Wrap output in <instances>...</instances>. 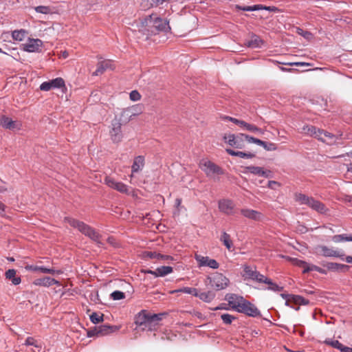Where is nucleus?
Masks as SVG:
<instances>
[{
    "instance_id": "nucleus-1",
    "label": "nucleus",
    "mask_w": 352,
    "mask_h": 352,
    "mask_svg": "<svg viewBox=\"0 0 352 352\" xmlns=\"http://www.w3.org/2000/svg\"><path fill=\"white\" fill-rule=\"evenodd\" d=\"M64 221L67 223L72 228L78 229L79 232L91 240L96 242L99 241L100 235L96 231L94 228L86 224L83 221H79L70 217H65L64 218Z\"/></svg>"
},
{
    "instance_id": "nucleus-2",
    "label": "nucleus",
    "mask_w": 352,
    "mask_h": 352,
    "mask_svg": "<svg viewBox=\"0 0 352 352\" xmlns=\"http://www.w3.org/2000/svg\"><path fill=\"white\" fill-rule=\"evenodd\" d=\"M144 26L151 28V31L155 34V32L165 31L169 28L168 22L166 20L158 17L157 14H152L146 16L142 21Z\"/></svg>"
},
{
    "instance_id": "nucleus-3",
    "label": "nucleus",
    "mask_w": 352,
    "mask_h": 352,
    "mask_svg": "<svg viewBox=\"0 0 352 352\" xmlns=\"http://www.w3.org/2000/svg\"><path fill=\"white\" fill-rule=\"evenodd\" d=\"M240 304L233 307V310L252 318L261 316L260 310L254 304L246 300L243 296L240 297Z\"/></svg>"
},
{
    "instance_id": "nucleus-4",
    "label": "nucleus",
    "mask_w": 352,
    "mask_h": 352,
    "mask_svg": "<svg viewBox=\"0 0 352 352\" xmlns=\"http://www.w3.org/2000/svg\"><path fill=\"white\" fill-rule=\"evenodd\" d=\"M250 138L245 133H225L223 139L231 147L242 149L245 148L246 142H249Z\"/></svg>"
},
{
    "instance_id": "nucleus-5",
    "label": "nucleus",
    "mask_w": 352,
    "mask_h": 352,
    "mask_svg": "<svg viewBox=\"0 0 352 352\" xmlns=\"http://www.w3.org/2000/svg\"><path fill=\"white\" fill-rule=\"evenodd\" d=\"M199 167L206 175L210 178L225 174V170L221 166L207 159H203L200 162Z\"/></svg>"
},
{
    "instance_id": "nucleus-6",
    "label": "nucleus",
    "mask_w": 352,
    "mask_h": 352,
    "mask_svg": "<svg viewBox=\"0 0 352 352\" xmlns=\"http://www.w3.org/2000/svg\"><path fill=\"white\" fill-rule=\"evenodd\" d=\"M208 279L210 286L216 291H220L226 289L230 284V280L221 273L216 272L212 276H208Z\"/></svg>"
},
{
    "instance_id": "nucleus-7",
    "label": "nucleus",
    "mask_w": 352,
    "mask_h": 352,
    "mask_svg": "<svg viewBox=\"0 0 352 352\" xmlns=\"http://www.w3.org/2000/svg\"><path fill=\"white\" fill-rule=\"evenodd\" d=\"M243 272L245 273L244 279H250L258 283H264L267 276L260 273L254 267V269L250 265L243 266Z\"/></svg>"
},
{
    "instance_id": "nucleus-8",
    "label": "nucleus",
    "mask_w": 352,
    "mask_h": 352,
    "mask_svg": "<svg viewBox=\"0 0 352 352\" xmlns=\"http://www.w3.org/2000/svg\"><path fill=\"white\" fill-rule=\"evenodd\" d=\"M316 250L318 254L324 257H336L344 260V256H345L342 250H334L324 245H318Z\"/></svg>"
},
{
    "instance_id": "nucleus-9",
    "label": "nucleus",
    "mask_w": 352,
    "mask_h": 352,
    "mask_svg": "<svg viewBox=\"0 0 352 352\" xmlns=\"http://www.w3.org/2000/svg\"><path fill=\"white\" fill-rule=\"evenodd\" d=\"M140 113L141 108L137 105L136 107H132L131 108L124 109L118 118L120 120V122L124 125H125L132 119L133 117L138 116Z\"/></svg>"
},
{
    "instance_id": "nucleus-10",
    "label": "nucleus",
    "mask_w": 352,
    "mask_h": 352,
    "mask_svg": "<svg viewBox=\"0 0 352 352\" xmlns=\"http://www.w3.org/2000/svg\"><path fill=\"white\" fill-rule=\"evenodd\" d=\"M244 174L251 173L254 175L270 178L272 177V171L270 170H264L262 167L255 166H248L244 168L243 170Z\"/></svg>"
},
{
    "instance_id": "nucleus-11",
    "label": "nucleus",
    "mask_w": 352,
    "mask_h": 352,
    "mask_svg": "<svg viewBox=\"0 0 352 352\" xmlns=\"http://www.w3.org/2000/svg\"><path fill=\"white\" fill-rule=\"evenodd\" d=\"M328 145H333L336 142L338 137L335 133H306Z\"/></svg>"
},
{
    "instance_id": "nucleus-12",
    "label": "nucleus",
    "mask_w": 352,
    "mask_h": 352,
    "mask_svg": "<svg viewBox=\"0 0 352 352\" xmlns=\"http://www.w3.org/2000/svg\"><path fill=\"white\" fill-rule=\"evenodd\" d=\"M105 182L109 187L116 190L120 192L127 195L129 194V186L121 182H117L113 179L107 177Z\"/></svg>"
},
{
    "instance_id": "nucleus-13",
    "label": "nucleus",
    "mask_w": 352,
    "mask_h": 352,
    "mask_svg": "<svg viewBox=\"0 0 352 352\" xmlns=\"http://www.w3.org/2000/svg\"><path fill=\"white\" fill-rule=\"evenodd\" d=\"M195 259L200 267L206 266L213 270L218 269L219 267V263L215 259L210 258L208 256L196 255Z\"/></svg>"
},
{
    "instance_id": "nucleus-14",
    "label": "nucleus",
    "mask_w": 352,
    "mask_h": 352,
    "mask_svg": "<svg viewBox=\"0 0 352 352\" xmlns=\"http://www.w3.org/2000/svg\"><path fill=\"white\" fill-rule=\"evenodd\" d=\"M218 207L221 212L230 215L233 214L234 204L231 199H223L219 201Z\"/></svg>"
},
{
    "instance_id": "nucleus-15",
    "label": "nucleus",
    "mask_w": 352,
    "mask_h": 352,
    "mask_svg": "<svg viewBox=\"0 0 352 352\" xmlns=\"http://www.w3.org/2000/svg\"><path fill=\"white\" fill-rule=\"evenodd\" d=\"M0 125L9 130L20 129L21 124L20 122L14 121L10 118L6 116H0Z\"/></svg>"
},
{
    "instance_id": "nucleus-16",
    "label": "nucleus",
    "mask_w": 352,
    "mask_h": 352,
    "mask_svg": "<svg viewBox=\"0 0 352 352\" xmlns=\"http://www.w3.org/2000/svg\"><path fill=\"white\" fill-rule=\"evenodd\" d=\"M43 45L41 40L38 38H29L28 41L23 44V50L29 52H36L41 50Z\"/></svg>"
},
{
    "instance_id": "nucleus-17",
    "label": "nucleus",
    "mask_w": 352,
    "mask_h": 352,
    "mask_svg": "<svg viewBox=\"0 0 352 352\" xmlns=\"http://www.w3.org/2000/svg\"><path fill=\"white\" fill-rule=\"evenodd\" d=\"M149 313L146 310L142 309L135 316V324L138 327H143L144 329L146 328L148 323V318Z\"/></svg>"
},
{
    "instance_id": "nucleus-18",
    "label": "nucleus",
    "mask_w": 352,
    "mask_h": 352,
    "mask_svg": "<svg viewBox=\"0 0 352 352\" xmlns=\"http://www.w3.org/2000/svg\"><path fill=\"white\" fill-rule=\"evenodd\" d=\"M33 284L36 286H42L49 287L54 285H60V282L55 278L50 276H45L43 278H36L33 281Z\"/></svg>"
},
{
    "instance_id": "nucleus-19",
    "label": "nucleus",
    "mask_w": 352,
    "mask_h": 352,
    "mask_svg": "<svg viewBox=\"0 0 352 352\" xmlns=\"http://www.w3.org/2000/svg\"><path fill=\"white\" fill-rule=\"evenodd\" d=\"M166 313H160L151 314L149 313L148 318V323L146 329L153 330L158 324L159 322L163 318V316L166 315Z\"/></svg>"
},
{
    "instance_id": "nucleus-20",
    "label": "nucleus",
    "mask_w": 352,
    "mask_h": 352,
    "mask_svg": "<svg viewBox=\"0 0 352 352\" xmlns=\"http://www.w3.org/2000/svg\"><path fill=\"white\" fill-rule=\"evenodd\" d=\"M241 214L243 217L254 221H260L263 217L261 212L249 208H242L241 210Z\"/></svg>"
},
{
    "instance_id": "nucleus-21",
    "label": "nucleus",
    "mask_w": 352,
    "mask_h": 352,
    "mask_svg": "<svg viewBox=\"0 0 352 352\" xmlns=\"http://www.w3.org/2000/svg\"><path fill=\"white\" fill-rule=\"evenodd\" d=\"M145 165V157L143 155L136 156L131 166L132 174L140 172Z\"/></svg>"
},
{
    "instance_id": "nucleus-22",
    "label": "nucleus",
    "mask_w": 352,
    "mask_h": 352,
    "mask_svg": "<svg viewBox=\"0 0 352 352\" xmlns=\"http://www.w3.org/2000/svg\"><path fill=\"white\" fill-rule=\"evenodd\" d=\"M226 151L231 156L239 157L243 159H252L256 156L254 153L234 151L232 148H226Z\"/></svg>"
},
{
    "instance_id": "nucleus-23",
    "label": "nucleus",
    "mask_w": 352,
    "mask_h": 352,
    "mask_svg": "<svg viewBox=\"0 0 352 352\" xmlns=\"http://www.w3.org/2000/svg\"><path fill=\"white\" fill-rule=\"evenodd\" d=\"M250 142H254L257 145L263 146L266 151H275L276 149V144L272 142H267L263 141L261 140H259L256 138L250 137L249 140Z\"/></svg>"
},
{
    "instance_id": "nucleus-24",
    "label": "nucleus",
    "mask_w": 352,
    "mask_h": 352,
    "mask_svg": "<svg viewBox=\"0 0 352 352\" xmlns=\"http://www.w3.org/2000/svg\"><path fill=\"white\" fill-rule=\"evenodd\" d=\"M111 67V61L109 60H102L98 63L97 69L93 73L94 76L102 74L107 69Z\"/></svg>"
},
{
    "instance_id": "nucleus-25",
    "label": "nucleus",
    "mask_w": 352,
    "mask_h": 352,
    "mask_svg": "<svg viewBox=\"0 0 352 352\" xmlns=\"http://www.w3.org/2000/svg\"><path fill=\"white\" fill-rule=\"evenodd\" d=\"M97 327L98 329L99 336H105L109 333L115 332L119 329L118 326L110 324H102Z\"/></svg>"
},
{
    "instance_id": "nucleus-26",
    "label": "nucleus",
    "mask_w": 352,
    "mask_h": 352,
    "mask_svg": "<svg viewBox=\"0 0 352 352\" xmlns=\"http://www.w3.org/2000/svg\"><path fill=\"white\" fill-rule=\"evenodd\" d=\"M195 296L198 297L205 302H210L215 298V294L212 291L201 292L197 289V294H195Z\"/></svg>"
},
{
    "instance_id": "nucleus-27",
    "label": "nucleus",
    "mask_w": 352,
    "mask_h": 352,
    "mask_svg": "<svg viewBox=\"0 0 352 352\" xmlns=\"http://www.w3.org/2000/svg\"><path fill=\"white\" fill-rule=\"evenodd\" d=\"M328 270L337 272H346L349 270L350 266L345 264L331 263L329 265Z\"/></svg>"
},
{
    "instance_id": "nucleus-28",
    "label": "nucleus",
    "mask_w": 352,
    "mask_h": 352,
    "mask_svg": "<svg viewBox=\"0 0 352 352\" xmlns=\"http://www.w3.org/2000/svg\"><path fill=\"white\" fill-rule=\"evenodd\" d=\"M264 41L260 38L259 36L252 34L251 39L248 41L245 45L250 48H256L261 47L263 44Z\"/></svg>"
},
{
    "instance_id": "nucleus-29",
    "label": "nucleus",
    "mask_w": 352,
    "mask_h": 352,
    "mask_svg": "<svg viewBox=\"0 0 352 352\" xmlns=\"http://www.w3.org/2000/svg\"><path fill=\"white\" fill-rule=\"evenodd\" d=\"M6 278L12 281L14 285H18L21 282L20 276H16V270L14 269H9L5 273Z\"/></svg>"
},
{
    "instance_id": "nucleus-30",
    "label": "nucleus",
    "mask_w": 352,
    "mask_h": 352,
    "mask_svg": "<svg viewBox=\"0 0 352 352\" xmlns=\"http://www.w3.org/2000/svg\"><path fill=\"white\" fill-rule=\"evenodd\" d=\"M234 294H227L225 296V300L228 302V305L233 309V307L241 303L240 297Z\"/></svg>"
},
{
    "instance_id": "nucleus-31",
    "label": "nucleus",
    "mask_w": 352,
    "mask_h": 352,
    "mask_svg": "<svg viewBox=\"0 0 352 352\" xmlns=\"http://www.w3.org/2000/svg\"><path fill=\"white\" fill-rule=\"evenodd\" d=\"M239 127L244 131H253V132H261V130L258 129L256 126L254 124H249L243 120L239 121L238 123Z\"/></svg>"
},
{
    "instance_id": "nucleus-32",
    "label": "nucleus",
    "mask_w": 352,
    "mask_h": 352,
    "mask_svg": "<svg viewBox=\"0 0 352 352\" xmlns=\"http://www.w3.org/2000/svg\"><path fill=\"white\" fill-rule=\"evenodd\" d=\"M324 343L327 345L332 346L334 349L339 350L340 352H344V349H346V346L343 345L337 340H332L327 338L324 340Z\"/></svg>"
},
{
    "instance_id": "nucleus-33",
    "label": "nucleus",
    "mask_w": 352,
    "mask_h": 352,
    "mask_svg": "<svg viewBox=\"0 0 352 352\" xmlns=\"http://www.w3.org/2000/svg\"><path fill=\"white\" fill-rule=\"evenodd\" d=\"M265 284L267 285L268 287L264 289L273 291V292H280L283 290V287L278 285L276 283L273 282L272 280L268 277L266 278V280L264 282Z\"/></svg>"
},
{
    "instance_id": "nucleus-34",
    "label": "nucleus",
    "mask_w": 352,
    "mask_h": 352,
    "mask_svg": "<svg viewBox=\"0 0 352 352\" xmlns=\"http://www.w3.org/2000/svg\"><path fill=\"white\" fill-rule=\"evenodd\" d=\"M170 294L184 293L195 296L197 294V289L195 287H184L177 289L172 290Z\"/></svg>"
},
{
    "instance_id": "nucleus-35",
    "label": "nucleus",
    "mask_w": 352,
    "mask_h": 352,
    "mask_svg": "<svg viewBox=\"0 0 352 352\" xmlns=\"http://www.w3.org/2000/svg\"><path fill=\"white\" fill-rule=\"evenodd\" d=\"M312 210L318 212L320 214H326L329 210L326 207V206L321 201L316 200V203L314 205V208Z\"/></svg>"
},
{
    "instance_id": "nucleus-36",
    "label": "nucleus",
    "mask_w": 352,
    "mask_h": 352,
    "mask_svg": "<svg viewBox=\"0 0 352 352\" xmlns=\"http://www.w3.org/2000/svg\"><path fill=\"white\" fill-rule=\"evenodd\" d=\"M332 241L335 243H340L342 241H352V234L347 235L346 234L334 235Z\"/></svg>"
},
{
    "instance_id": "nucleus-37",
    "label": "nucleus",
    "mask_w": 352,
    "mask_h": 352,
    "mask_svg": "<svg viewBox=\"0 0 352 352\" xmlns=\"http://www.w3.org/2000/svg\"><path fill=\"white\" fill-rule=\"evenodd\" d=\"M221 241L223 242V245L226 247L228 250H230L232 247V242L230 239V236L226 232L223 231L222 232L221 236L220 238Z\"/></svg>"
},
{
    "instance_id": "nucleus-38",
    "label": "nucleus",
    "mask_w": 352,
    "mask_h": 352,
    "mask_svg": "<svg viewBox=\"0 0 352 352\" xmlns=\"http://www.w3.org/2000/svg\"><path fill=\"white\" fill-rule=\"evenodd\" d=\"M292 302L295 305H307L309 304V300L302 296L295 294L292 297Z\"/></svg>"
},
{
    "instance_id": "nucleus-39",
    "label": "nucleus",
    "mask_w": 352,
    "mask_h": 352,
    "mask_svg": "<svg viewBox=\"0 0 352 352\" xmlns=\"http://www.w3.org/2000/svg\"><path fill=\"white\" fill-rule=\"evenodd\" d=\"M173 272V268L171 266H160L157 267V273L160 277H164Z\"/></svg>"
},
{
    "instance_id": "nucleus-40",
    "label": "nucleus",
    "mask_w": 352,
    "mask_h": 352,
    "mask_svg": "<svg viewBox=\"0 0 352 352\" xmlns=\"http://www.w3.org/2000/svg\"><path fill=\"white\" fill-rule=\"evenodd\" d=\"M27 34V31L21 29L20 30L13 31L12 33V36L14 40L21 41L24 39Z\"/></svg>"
},
{
    "instance_id": "nucleus-41",
    "label": "nucleus",
    "mask_w": 352,
    "mask_h": 352,
    "mask_svg": "<svg viewBox=\"0 0 352 352\" xmlns=\"http://www.w3.org/2000/svg\"><path fill=\"white\" fill-rule=\"evenodd\" d=\"M309 197H310L301 192L295 194V201L298 202L300 205H306Z\"/></svg>"
},
{
    "instance_id": "nucleus-42",
    "label": "nucleus",
    "mask_w": 352,
    "mask_h": 352,
    "mask_svg": "<svg viewBox=\"0 0 352 352\" xmlns=\"http://www.w3.org/2000/svg\"><path fill=\"white\" fill-rule=\"evenodd\" d=\"M40 272L43 274H61L63 273L61 270H55L54 268H48L45 266H41Z\"/></svg>"
},
{
    "instance_id": "nucleus-43",
    "label": "nucleus",
    "mask_w": 352,
    "mask_h": 352,
    "mask_svg": "<svg viewBox=\"0 0 352 352\" xmlns=\"http://www.w3.org/2000/svg\"><path fill=\"white\" fill-rule=\"evenodd\" d=\"M52 85V88H61L65 87V81L62 78H56L50 80Z\"/></svg>"
},
{
    "instance_id": "nucleus-44",
    "label": "nucleus",
    "mask_w": 352,
    "mask_h": 352,
    "mask_svg": "<svg viewBox=\"0 0 352 352\" xmlns=\"http://www.w3.org/2000/svg\"><path fill=\"white\" fill-rule=\"evenodd\" d=\"M221 318L225 324H231L233 320L236 319V317L230 314L225 313L221 315Z\"/></svg>"
},
{
    "instance_id": "nucleus-45",
    "label": "nucleus",
    "mask_w": 352,
    "mask_h": 352,
    "mask_svg": "<svg viewBox=\"0 0 352 352\" xmlns=\"http://www.w3.org/2000/svg\"><path fill=\"white\" fill-rule=\"evenodd\" d=\"M110 298L113 300H120L125 298V294L120 290H115L110 294Z\"/></svg>"
},
{
    "instance_id": "nucleus-46",
    "label": "nucleus",
    "mask_w": 352,
    "mask_h": 352,
    "mask_svg": "<svg viewBox=\"0 0 352 352\" xmlns=\"http://www.w3.org/2000/svg\"><path fill=\"white\" fill-rule=\"evenodd\" d=\"M104 315H98L96 312H93L89 316V319L93 324H98L100 322L103 321Z\"/></svg>"
},
{
    "instance_id": "nucleus-47",
    "label": "nucleus",
    "mask_w": 352,
    "mask_h": 352,
    "mask_svg": "<svg viewBox=\"0 0 352 352\" xmlns=\"http://www.w3.org/2000/svg\"><path fill=\"white\" fill-rule=\"evenodd\" d=\"M122 125L124 124L120 122V120H119L118 117H115V118L111 121L112 129L114 132L120 131Z\"/></svg>"
},
{
    "instance_id": "nucleus-48",
    "label": "nucleus",
    "mask_w": 352,
    "mask_h": 352,
    "mask_svg": "<svg viewBox=\"0 0 352 352\" xmlns=\"http://www.w3.org/2000/svg\"><path fill=\"white\" fill-rule=\"evenodd\" d=\"M24 344L26 346H34L36 348L41 347V345L32 337H28L25 340Z\"/></svg>"
},
{
    "instance_id": "nucleus-49",
    "label": "nucleus",
    "mask_w": 352,
    "mask_h": 352,
    "mask_svg": "<svg viewBox=\"0 0 352 352\" xmlns=\"http://www.w3.org/2000/svg\"><path fill=\"white\" fill-rule=\"evenodd\" d=\"M236 9L243 10V11H254V10H258L261 8H259V5H254L253 6H236Z\"/></svg>"
},
{
    "instance_id": "nucleus-50",
    "label": "nucleus",
    "mask_w": 352,
    "mask_h": 352,
    "mask_svg": "<svg viewBox=\"0 0 352 352\" xmlns=\"http://www.w3.org/2000/svg\"><path fill=\"white\" fill-rule=\"evenodd\" d=\"M309 267H310V270L311 272L312 271H316V272H318V273L321 274H324V275H327V270H325V269H323L320 267H318L316 265H314V264H309Z\"/></svg>"
},
{
    "instance_id": "nucleus-51",
    "label": "nucleus",
    "mask_w": 352,
    "mask_h": 352,
    "mask_svg": "<svg viewBox=\"0 0 352 352\" xmlns=\"http://www.w3.org/2000/svg\"><path fill=\"white\" fill-rule=\"evenodd\" d=\"M35 10L41 14H49L51 12V8L49 6H38L35 8Z\"/></svg>"
},
{
    "instance_id": "nucleus-52",
    "label": "nucleus",
    "mask_w": 352,
    "mask_h": 352,
    "mask_svg": "<svg viewBox=\"0 0 352 352\" xmlns=\"http://www.w3.org/2000/svg\"><path fill=\"white\" fill-rule=\"evenodd\" d=\"M145 256L150 258L160 259V258H162V254L156 252H146Z\"/></svg>"
},
{
    "instance_id": "nucleus-53",
    "label": "nucleus",
    "mask_w": 352,
    "mask_h": 352,
    "mask_svg": "<svg viewBox=\"0 0 352 352\" xmlns=\"http://www.w3.org/2000/svg\"><path fill=\"white\" fill-rule=\"evenodd\" d=\"M307 129V132H318V133H320V132H327L324 129H319V128H316V126H312V125H307L306 126H304L303 127V129L305 130Z\"/></svg>"
},
{
    "instance_id": "nucleus-54",
    "label": "nucleus",
    "mask_w": 352,
    "mask_h": 352,
    "mask_svg": "<svg viewBox=\"0 0 352 352\" xmlns=\"http://www.w3.org/2000/svg\"><path fill=\"white\" fill-rule=\"evenodd\" d=\"M141 95L137 90H133L130 93V99L133 101L140 100Z\"/></svg>"
},
{
    "instance_id": "nucleus-55",
    "label": "nucleus",
    "mask_w": 352,
    "mask_h": 352,
    "mask_svg": "<svg viewBox=\"0 0 352 352\" xmlns=\"http://www.w3.org/2000/svg\"><path fill=\"white\" fill-rule=\"evenodd\" d=\"M111 139L114 143H118L122 139V133H113L111 134Z\"/></svg>"
},
{
    "instance_id": "nucleus-56",
    "label": "nucleus",
    "mask_w": 352,
    "mask_h": 352,
    "mask_svg": "<svg viewBox=\"0 0 352 352\" xmlns=\"http://www.w3.org/2000/svg\"><path fill=\"white\" fill-rule=\"evenodd\" d=\"M52 89V85H51V82L50 81H46V82H43L41 85H40V89L42 90V91H49Z\"/></svg>"
},
{
    "instance_id": "nucleus-57",
    "label": "nucleus",
    "mask_w": 352,
    "mask_h": 352,
    "mask_svg": "<svg viewBox=\"0 0 352 352\" xmlns=\"http://www.w3.org/2000/svg\"><path fill=\"white\" fill-rule=\"evenodd\" d=\"M87 334L88 338H91L94 336H99L98 327H94V329L88 330Z\"/></svg>"
},
{
    "instance_id": "nucleus-58",
    "label": "nucleus",
    "mask_w": 352,
    "mask_h": 352,
    "mask_svg": "<svg viewBox=\"0 0 352 352\" xmlns=\"http://www.w3.org/2000/svg\"><path fill=\"white\" fill-rule=\"evenodd\" d=\"M298 33L299 34L302 35L303 37H305L307 39H309V38L312 37V36H313L310 32L304 31L300 28L298 29Z\"/></svg>"
},
{
    "instance_id": "nucleus-59",
    "label": "nucleus",
    "mask_w": 352,
    "mask_h": 352,
    "mask_svg": "<svg viewBox=\"0 0 352 352\" xmlns=\"http://www.w3.org/2000/svg\"><path fill=\"white\" fill-rule=\"evenodd\" d=\"M259 8H261L260 10H266L272 12H277L279 10L278 8L275 6H266L259 4Z\"/></svg>"
},
{
    "instance_id": "nucleus-60",
    "label": "nucleus",
    "mask_w": 352,
    "mask_h": 352,
    "mask_svg": "<svg viewBox=\"0 0 352 352\" xmlns=\"http://www.w3.org/2000/svg\"><path fill=\"white\" fill-rule=\"evenodd\" d=\"M285 65L289 66H309L310 65L309 63H305V62H289L288 63H286Z\"/></svg>"
},
{
    "instance_id": "nucleus-61",
    "label": "nucleus",
    "mask_w": 352,
    "mask_h": 352,
    "mask_svg": "<svg viewBox=\"0 0 352 352\" xmlns=\"http://www.w3.org/2000/svg\"><path fill=\"white\" fill-rule=\"evenodd\" d=\"M40 267H41V266H38V265H28L25 266V268L26 270H28V271H33V272L39 271L40 272Z\"/></svg>"
},
{
    "instance_id": "nucleus-62",
    "label": "nucleus",
    "mask_w": 352,
    "mask_h": 352,
    "mask_svg": "<svg viewBox=\"0 0 352 352\" xmlns=\"http://www.w3.org/2000/svg\"><path fill=\"white\" fill-rule=\"evenodd\" d=\"M300 262H301L302 265L304 267V269L302 270L303 274H307V273H309V272H311L309 263H307L305 261H301Z\"/></svg>"
},
{
    "instance_id": "nucleus-63",
    "label": "nucleus",
    "mask_w": 352,
    "mask_h": 352,
    "mask_svg": "<svg viewBox=\"0 0 352 352\" xmlns=\"http://www.w3.org/2000/svg\"><path fill=\"white\" fill-rule=\"evenodd\" d=\"M6 206L4 204L0 201V216L1 217H6Z\"/></svg>"
},
{
    "instance_id": "nucleus-64",
    "label": "nucleus",
    "mask_w": 352,
    "mask_h": 352,
    "mask_svg": "<svg viewBox=\"0 0 352 352\" xmlns=\"http://www.w3.org/2000/svg\"><path fill=\"white\" fill-rule=\"evenodd\" d=\"M316 199L312 197H310L309 201H307L306 206H309L311 209L314 208V205L316 203Z\"/></svg>"
}]
</instances>
